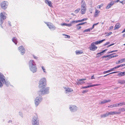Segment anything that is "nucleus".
<instances>
[{
	"instance_id": "obj_1",
	"label": "nucleus",
	"mask_w": 125,
	"mask_h": 125,
	"mask_svg": "<svg viewBox=\"0 0 125 125\" xmlns=\"http://www.w3.org/2000/svg\"><path fill=\"white\" fill-rule=\"evenodd\" d=\"M46 80L45 78H42L40 80L39 83V87L41 89L38 91V94L39 96L43 95L49 93V88L47 87L44 89L46 86Z\"/></svg>"
},
{
	"instance_id": "obj_2",
	"label": "nucleus",
	"mask_w": 125,
	"mask_h": 125,
	"mask_svg": "<svg viewBox=\"0 0 125 125\" xmlns=\"http://www.w3.org/2000/svg\"><path fill=\"white\" fill-rule=\"evenodd\" d=\"M29 67L31 71L33 73H36L37 71V68L36 66V64L33 60L30 61L29 63Z\"/></svg>"
},
{
	"instance_id": "obj_3",
	"label": "nucleus",
	"mask_w": 125,
	"mask_h": 125,
	"mask_svg": "<svg viewBox=\"0 0 125 125\" xmlns=\"http://www.w3.org/2000/svg\"><path fill=\"white\" fill-rule=\"evenodd\" d=\"M105 40V39L103 40L100 41H97L95 42H93L89 47V49L93 51L96 50L97 48V47L95 45V44H97L102 43Z\"/></svg>"
},
{
	"instance_id": "obj_4",
	"label": "nucleus",
	"mask_w": 125,
	"mask_h": 125,
	"mask_svg": "<svg viewBox=\"0 0 125 125\" xmlns=\"http://www.w3.org/2000/svg\"><path fill=\"white\" fill-rule=\"evenodd\" d=\"M32 125H39V123L38 117L37 115L34 116L32 120Z\"/></svg>"
},
{
	"instance_id": "obj_5",
	"label": "nucleus",
	"mask_w": 125,
	"mask_h": 125,
	"mask_svg": "<svg viewBox=\"0 0 125 125\" xmlns=\"http://www.w3.org/2000/svg\"><path fill=\"white\" fill-rule=\"evenodd\" d=\"M5 14L4 12H2L0 13V25L1 27L2 28H3V27L2 24L3 22V20L5 19L6 16H5Z\"/></svg>"
},
{
	"instance_id": "obj_6",
	"label": "nucleus",
	"mask_w": 125,
	"mask_h": 125,
	"mask_svg": "<svg viewBox=\"0 0 125 125\" xmlns=\"http://www.w3.org/2000/svg\"><path fill=\"white\" fill-rule=\"evenodd\" d=\"M42 100V98L41 96H38L35 99V104L36 106L39 104Z\"/></svg>"
},
{
	"instance_id": "obj_7",
	"label": "nucleus",
	"mask_w": 125,
	"mask_h": 125,
	"mask_svg": "<svg viewBox=\"0 0 125 125\" xmlns=\"http://www.w3.org/2000/svg\"><path fill=\"white\" fill-rule=\"evenodd\" d=\"M5 82V77L3 74L0 73V87L1 88L3 86V84L2 83H4V82Z\"/></svg>"
},
{
	"instance_id": "obj_8",
	"label": "nucleus",
	"mask_w": 125,
	"mask_h": 125,
	"mask_svg": "<svg viewBox=\"0 0 125 125\" xmlns=\"http://www.w3.org/2000/svg\"><path fill=\"white\" fill-rule=\"evenodd\" d=\"M46 23L47 24L49 28L51 30L53 31L56 29V27L54 26L52 23L49 22H46Z\"/></svg>"
},
{
	"instance_id": "obj_9",
	"label": "nucleus",
	"mask_w": 125,
	"mask_h": 125,
	"mask_svg": "<svg viewBox=\"0 0 125 125\" xmlns=\"http://www.w3.org/2000/svg\"><path fill=\"white\" fill-rule=\"evenodd\" d=\"M69 108L70 111L72 112H76L78 109L77 107L74 105H70Z\"/></svg>"
},
{
	"instance_id": "obj_10",
	"label": "nucleus",
	"mask_w": 125,
	"mask_h": 125,
	"mask_svg": "<svg viewBox=\"0 0 125 125\" xmlns=\"http://www.w3.org/2000/svg\"><path fill=\"white\" fill-rule=\"evenodd\" d=\"M8 2L6 1H3L1 3L0 5L2 8L5 9L7 8Z\"/></svg>"
},
{
	"instance_id": "obj_11",
	"label": "nucleus",
	"mask_w": 125,
	"mask_h": 125,
	"mask_svg": "<svg viewBox=\"0 0 125 125\" xmlns=\"http://www.w3.org/2000/svg\"><path fill=\"white\" fill-rule=\"evenodd\" d=\"M18 49L21 55H23L25 53V50L23 46H20Z\"/></svg>"
},
{
	"instance_id": "obj_12",
	"label": "nucleus",
	"mask_w": 125,
	"mask_h": 125,
	"mask_svg": "<svg viewBox=\"0 0 125 125\" xmlns=\"http://www.w3.org/2000/svg\"><path fill=\"white\" fill-rule=\"evenodd\" d=\"M86 80V79H81L79 80H77L78 81L76 82V83L78 85H79L80 84H82L83 83H84L85 82H83V81L85 80Z\"/></svg>"
},
{
	"instance_id": "obj_13",
	"label": "nucleus",
	"mask_w": 125,
	"mask_h": 125,
	"mask_svg": "<svg viewBox=\"0 0 125 125\" xmlns=\"http://www.w3.org/2000/svg\"><path fill=\"white\" fill-rule=\"evenodd\" d=\"M100 85L99 84H92L90 85H88L87 86L82 87V88H88L92 87L94 86H97Z\"/></svg>"
},
{
	"instance_id": "obj_14",
	"label": "nucleus",
	"mask_w": 125,
	"mask_h": 125,
	"mask_svg": "<svg viewBox=\"0 0 125 125\" xmlns=\"http://www.w3.org/2000/svg\"><path fill=\"white\" fill-rule=\"evenodd\" d=\"M45 2L46 4L50 7H53L52 4V3L51 1L49 0H45Z\"/></svg>"
},
{
	"instance_id": "obj_15",
	"label": "nucleus",
	"mask_w": 125,
	"mask_h": 125,
	"mask_svg": "<svg viewBox=\"0 0 125 125\" xmlns=\"http://www.w3.org/2000/svg\"><path fill=\"white\" fill-rule=\"evenodd\" d=\"M111 101V100H106L105 99L102 101H101V102L99 103V104H103L106 103L108 102H109Z\"/></svg>"
},
{
	"instance_id": "obj_16",
	"label": "nucleus",
	"mask_w": 125,
	"mask_h": 125,
	"mask_svg": "<svg viewBox=\"0 0 125 125\" xmlns=\"http://www.w3.org/2000/svg\"><path fill=\"white\" fill-rule=\"evenodd\" d=\"M121 112H116V111H114V112H109L110 115H117L119 114H121Z\"/></svg>"
},
{
	"instance_id": "obj_17",
	"label": "nucleus",
	"mask_w": 125,
	"mask_h": 125,
	"mask_svg": "<svg viewBox=\"0 0 125 125\" xmlns=\"http://www.w3.org/2000/svg\"><path fill=\"white\" fill-rule=\"evenodd\" d=\"M115 3L114 1H111L110 3L108 4L106 7L107 9H109Z\"/></svg>"
},
{
	"instance_id": "obj_18",
	"label": "nucleus",
	"mask_w": 125,
	"mask_h": 125,
	"mask_svg": "<svg viewBox=\"0 0 125 125\" xmlns=\"http://www.w3.org/2000/svg\"><path fill=\"white\" fill-rule=\"evenodd\" d=\"M73 91V90L72 89L69 88H68L65 89V93L68 94L71 93Z\"/></svg>"
},
{
	"instance_id": "obj_19",
	"label": "nucleus",
	"mask_w": 125,
	"mask_h": 125,
	"mask_svg": "<svg viewBox=\"0 0 125 125\" xmlns=\"http://www.w3.org/2000/svg\"><path fill=\"white\" fill-rule=\"evenodd\" d=\"M86 10V8H82L81 7L80 12L82 14H84Z\"/></svg>"
},
{
	"instance_id": "obj_20",
	"label": "nucleus",
	"mask_w": 125,
	"mask_h": 125,
	"mask_svg": "<svg viewBox=\"0 0 125 125\" xmlns=\"http://www.w3.org/2000/svg\"><path fill=\"white\" fill-rule=\"evenodd\" d=\"M81 6V7L82 8H86L85 2L84 0H82V1Z\"/></svg>"
},
{
	"instance_id": "obj_21",
	"label": "nucleus",
	"mask_w": 125,
	"mask_h": 125,
	"mask_svg": "<svg viewBox=\"0 0 125 125\" xmlns=\"http://www.w3.org/2000/svg\"><path fill=\"white\" fill-rule=\"evenodd\" d=\"M125 58H123L118 61L116 62V63L117 64H118L123 62H125Z\"/></svg>"
},
{
	"instance_id": "obj_22",
	"label": "nucleus",
	"mask_w": 125,
	"mask_h": 125,
	"mask_svg": "<svg viewBox=\"0 0 125 125\" xmlns=\"http://www.w3.org/2000/svg\"><path fill=\"white\" fill-rule=\"evenodd\" d=\"M109 115H110V114L109 113V112L108 113H106L105 114L101 115V118H104L108 116Z\"/></svg>"
},
{
	"instance_id": "obj_23",
	"label": "nucleus",
	"mask_w": 125,
	"mask_h": 125,
	"mask_svg": "<svg viewBox=\"0 0 125 125\" xmlns=\"http://www.w3.org/2000/svg\"><path fill=\"white\" fill-rule=\"evenodd\" d=\"M99 12L100 11H99L97 9H96L94 15V16L95 17H96L98 16V14L99 13Z\"/></svg>"
},
{
	"instance_id": "obj_24",
	"label": "nucleus",
	"mask_w": 125,
	"mask_h": 125,
	"mask_svg": "<svg viewBox=\"0 0 125 125\" xmlns=\"http://www.w3.org/2000/svg\"><path fill=\"white\" fill-rule=\"evenodd\" d=\"M12 41L13 42L15 43V44H17V38L16 37H13L12 39Z\"/></svg>"
},
{
	"instance_id": "obj_25",
	"label": "nucleus",
	"mask_w": 125,
	"mask_h": 125,
	"mask_svg": "<svg viewBox=\"0 0 125 125\" xmlns=\"http://www.w3.org/2000/svg\"><path fill=\"white\" fill-rule=\"evenodd\" d=\"M120 24L118 23H117L115 27V29H118L120 27Z\"/></svg>"
},
{
	"instance_id": "obj_26",
	"label": "nucleus",
	"mask_w": 125,
	"mask_h": 125,
	"mask_svg": "<svg viewBox=\"0 0 125 125\" xmlns=\"http://www.w3.org/2000/svg\"><path fill=\"white\" fill-rule=\"evenodd\" d=\"M118 75H120L121 76H123L125 75V71L123 72H121L118 74Z\"/></svg>"
},
{
	"instance_id": "obj_27",
	"label": "nucleus",
	"mask_w": 125,
	"mask_h": 125,
	"mask_svg": "<svg viewBox=\"0 0 125 125\" xmlns=\"http://www.w3.org/2000/svg\"><path fill=\"white\" fill-rule=\"evenodd\" d=\"M61 25L62 26H66L69 27L71 26H72L71 24H67L66 23H63L61 24Z\"/></svg>"
},
{
	"instance_id": "obj_28",
	"label": "nucleus",
	"mask_w": 125,
	"mask_h": 125,
	"mask_svg": "<svg viewBox=\"0 0 125 125\" xmlns=\"http://www.w3.org/2000/svg\"><path fill=\"white\" fill-rule=\"evenodd\" d=\"M124 80H118V83H120V84H124Z\"/></svg>"
},
{
	"instance_id": "obj_29",
	"label": "nucleus",
	"mask_w": 125,
	"mask_h": 125,
	"mask_svg": "<svg viewBox=\"0 0 125 125\" xmlns=\"http://www.w3.org/2000/svg\"><path fill=\"white\" fill-rule=\"evenodd\" d=\"M88 19L87 18H83L82 20H79L78 21H77V22H81L82 21H86Z\"/></svg>"
},
{
	"instance_id": "obj_30",
	"label": "nucleus",
	"mask_w": 125,
	"mask_h": 125,
	"mask_svg": "<svg viewBox=\"0 0 125 125\" xmlns=\"http://www.w3.org/2000/svg\"><path fill=\"white\" fill-rule=\"evenodd\" d=\"M5 83V85L7 86H8L9 85H10V83L9 82L7 81H6L5 80V82H4V83Z\"/></svg>"
},
{
	"instance_id": "obj_31",
	"label": "nucleus",
	"mask_w": 125,
	"mask_h": 125,
	"mask_svg": "<svg viewBox=\"0 0 125 125\" xmlns=\"http://www.w3.org/2000/svg\"><path fill=\"white\" fill-rule=\"evenodd\" d=\"M116 107V105L115 104L111 105L108 106L109 108H112Z\"/></svg>"
},
{
	"instance_id": "obj_32",
	"label": "nucleus",
	"mask_w": 125,
	"mask_h": 125,
	"mask_svg": "<svg viewBox=\"0 0 125 125\" xmlns=\"http://www.w3.org/2000/svg\"><path fill=\"white\" fill-rule=\"evenodd\" d=\"M118 111H119V112H124L125 111V108H121L119 109L118 110Z\"/></svg>"
},
{
	"instance_id": "obj_33",
	"label": "nucleus",
	"mask_w": 125,
	"mask_h": 125,
	"mask_svg": "<svg viewBox=\"0 0 125 125\" xmlns=\"http://www.w3.org/2000/svg\"><path fill=\"white\" fill-rule=\"evenodd\" d=\"M76 53L77 54H79L82 53L83 52L81 51L77 50L76 51Z\"/></svg>"
},
{
	"instance_id": "obj_34",
	"label": "nucleus",
	"mask_w": 125,
	"mask_h": 125,
	"mask_svg": "<svg viewBox=\"0 0 125 125\" xmlns=\"http://www.w3.org/2000/svg\"><path fill=\"white\" fill-rule=\"evenodd\" d=\"M80 8H78L76 10H75L74 11L75 13H78L80 11Z\"/></svg>"
},
{
	"instance_id": "obj_35",
	"label": "nucleus",
	"mask_w": 125,
	"mask_h": 125,
	"mask_svg": "<svg viewBox=\"0 0 125 125\" xmlns=\"http://www.w3.org/2000/svg\"><path fill=\"white\" fill-rule=\"evenodd\" d=\"M91 30V29H90V28L88 29H86L84 30L83 31V32H88V31H90Z\"/></svg>"
},
{
	"instance_id": "obj_36",
	"label": "nucleus",
	"mask_w": 125,
	"mask_h": 125,
	"mask_svg": "<svg viewBox=\"0 0 125 125\" xmlns=\"http://www.w3.org/2000/svg\"><path fill=\"white\" fill-rule=\"evenodd\" d=\"M103 5V4H101V5H98L97 7V8L98 9H100L101 7H102Z\"/></svg>"
},
{
	"instance_id": "obj_37",
	"label": "nucleus",
	"mask_w": 125,
	"mask_h": 125,
	"mask_svg": "<svg viewBox=\"0 0 125 125\" xmlns=\"http://www.w3.org/2000/svg\"><path fill=\"white\" fill-rule=\"evenodd\" d=\"M42 70H43L44 72V73H46V72L45 70V68L43 66H42Z\"/></svg>"
},
{
	"instance_id": "obj_38",
	"label": "nucleus",
	"mask_w": 125,
	"mask_h": 125,
	"mask_svg": "<svg viewBox=\"0 0 125 125\" xmlns=\"http://www.w3.org/2000/svg\"><path fill=\"white\" fill-rule=\"evenodd\" d=\"M87 23L86 22H84L82 23H79V24H77L76 26H79L80 25H83L85 23Z\"/></svg>"
},
{
	"instance_id": "obj_39",
	"label": "nucleus",
	"mask_w": 125,
	"mask_h": 125,
	"mask_svg": "<svg viewBox=\"0 0 125 125\" xmlns=\"http://www.w3.org/2000/svg\"><path fill=\"white\" fill-rule=\"evenodd\" d=\"M120 106L125 105V103L124 102H120L119 103Z\"/></svg>"
},
{
	"instance_id": "obj_40",
	"label": "nucleus",
	"mask_w": 125,
	"mask_h": 125,
	"mask_svg": "<svg viewBox=\"0 0 125 125\" xmlns=\"http://www.w3.org/2000/svg\"><path fill=\"white\" fill-rule=\"evenodd\" d=\"M88 91V90H86L83 91L82 93H83L84 94L87 92Z\"/></svg>"
},
{
	"instance_id": "obj_41",
	"label": "nucleus",
	"mask_w": 125,
	"mask_h": 125,
	"mask_svg": "<svg viewBox=\"0 0 125 125\" xmlns=\"http://www.w3.org/2000/svg\"><path fill=\"white\" fill-rule=\"evenodd\" d=\"M110 72V70H108V71H105L103 72V73L104 74H105L107 73H109Z\"/></svg>"
},
{
	"instance_id": "obj_42",
	"label": "nucleus",
	"mask_w": 125,
	"mask_h": 125,
	"mask_svg": "<svg viewBox=\"0 0 125 125\" xmlns=\"http://www.w3.org/2000/svg\"><path fill=\"white\" fill-rule=\"evenodd\" d=\"M112 34V32H110L108 33L106 35V36H108Z\"/></svg>"
},
{
	"instance_id": "obj_43",
	"label": "nucleus",
	"mask_w": 125,
	"mask_h": 125,
	"mask_svg": "<svg viewBox=\"0 0 125 125\" xmlns=\"http://www.w3.org/2000/svg\"><path fill=\"white\" fill-rule=\"evenodd\" d=\"M63 35H64L65 36H66L65 37V38H70V36L69 35L65 34Z\"/></svg>"
},
{
	"instance_id": "obj_44",
	"label": "nucleus",
	"mask_w": 125,
	"mask_h": 125,
	"mask_svg": "<svg viewBox=\"0 0 125 125\" xmlns=\"http://www.w3.org/2000/svg\"><path fill=\"white\" fill-rule=\"evenodd\" d=\"M103 53H101L100 54H99V53H97V55H98L97 56V57H99L100 56L102 55Z\"/></svg>"
},
{
	"instance_id": "obj_45",
	"label": "nucleus",
	"mask_w": 125,
	"mask_h": 125,
	"mask_svg": "<svg viewBox=\"0 0 125 125\" xmlns=\"http://www.w3.org/2000/svg\"><path fill=\"white\" fill-rule=\"evenodd\" d=\"M109 43H110V42H107L105 43L104 44V46H106V45L108 44Z\"/></svg>"
},
{
	"instance_id": "obj_46",
	"label": "nucleus",
	"mask_w": 125,
	"mask_h": 125,
	"mask_svg": "<svg viewBox=\"0 0 125 125\" xmlns=\"http://www.w3.org/2000/svg\"><path fill=\"white\" fill-rule=\"evenodd\" d=\"M19 115L21 117H23V115L22 113L20 112L19 113Z\"/></svg>"
},
{
	"instance_id": "obj_47",
	"label": "nucleus",
	"mask_w": 125,
	"mask_h": 125,
	"mask_svg": "<svg viewBox=\"0 0 125 125\" xmlns=\"http://www.w3.org/2000/svg\"><path fill=\"white\" fill-rule=\"evenodd\" d=\"M77 26V29L78 30H79V29H81V27L80 26Z\"/></svg>"
},
{
	"instance_id": "obj_48",
	"label": "nucleus",
	"mask_w": 125,
	"mask_h": 125,
	"mask_svg": "<svg viewBox=\"0 0 125 125\" xmlns=\"http://www.w3.org/2000/svg\"><path fill=\"white\" fill-rule=\"evenodd\" d=\"M77 22V21H72L71 22V23H77V22Z\"/></svg>"
},
{
	"instance_id": "obj_49",
	"label": "nucleus",
	"mask_w": 125,
	"mask_h": 125,
	"mask_svg": "<svg viewBox=\"0 0 125 125\" xmlns=\"http://www.w3.org/2000/svg\"><path fill=\"white\" fill-rule=\"evenodd\" d=\"M117 50H114V51H113L110 52H108V53H112V52H117Z\"/></svg>"
},
{
	"instance_id": "obj_50",
	"label": "nucleus",
	"mask_w": 125,
	"mask_h": 125,
	"mask_svg": "<svg viewBox=\"0 0 125 125\" xmlns=\"http://www.w3.org/2000/svg\"><path fill=\"white\" fill-rule=\"evenodd\" d=\"M107 50V49H105V50H103V51L102 52H99V54H100L101 53H103L105 52V51H106Z\"/></svg>"
},
{
	"instance_id": "obj_51",
	"label": "nucleus",
	"mask_w": 125,
	"mask_h": 125,
	"mask_svg": "<svg viewBox=\"0 0 125 125\" xmlns=\"http://www.w3.org/2000/svg\"><path fill=\"white\" fill-rule=\"evenodd\" d=\"M115 104L116 105V107H119V106H120V104H119V103H117V104Z\"/></svg>"
},
{
	"instance_id": "obj_52",
	"label": "nucleus",
	"mask_w": 125,
	"mask_h": 125,
	"mask_svg": "<svg viewBox=\"0 0 125 125\" xmlns=\"http://www.w3.org/2000/svg\"><path fill=\"white\" fill-rule=\"evenodd\" d=\"M120 67V65H118L117 66H116V67H114V68H115V69L119 67Z\"/></svg>"
},
{
	"instance_id": "obj_53",
	"label": "nucleus",
	"mask_w": 125,
	"mask_h": 125,
	"mask_svg": "<svg viewBox=\"0 0 125 125\" xmlns=\"http://www.w3.org/2000/svg\"><path fill=\"white\" fill-rule=\"evenodd\" d=\"M109 56V55H107L106 56H103L102 57V58H106V57H108Z\"/></svg>"
},
{
	"instance_id": "obj_54",
	"label": "nucleus",
	"mask_w": 125,
	"mask_h": 125,
	"mask_svg": "<svg viewBox=\"0 0 125 125\" xmlns=\"http://www.w3.org/2000/svg\"><path fill=\"white\" fill-rule=\"evenodd\" d=\"M114 43H113L112 44H111L108 46H107V47H110V46H111L114 45Z\"/></svg>"
},
{
	"instance_id": "obj_55",
	"label": "nucleus",
	"mask_w": 125,
	"mask_h": 125,
	"mask_svg": "<svg viewBox=\"0 0 125 125\" xmlns=\"http://www.w3.org/2000/svg\"><path fill=\"white\" fill-rule=\"evenodd\" d=\"M118 72H112V73H110V74L116 73H118Z\"/></svg>"
},
{
	"instance_id": "obj_56",
	"label": "nucleus",
	"mask_w": 125,
	"mask_h": 125,
	"mask_svg": "<svg viewBox=\"0 0 125 125\" xmlns=\"http://www.w3.org/2000/svg\"><path fill=\"white\" fill-rule=\"evenodd\" d=\"M125 66V63L120 65V67H122V66Z\"/></svg>"
},
{
	"instance_id": "obj_57",
	"label": "nucleus",
	"mask_w": 125,
	"mask_h": 125,
	"mask_svg": "<svg viewBox=\"0 0 125 125\" xmlns=\"http://www.w3.org/2000/svg\"><path fill=\"white\" fill-rule=\"evenodd\" d=\"M116 55H112L111 56V58H113V57H116Z\"/></svg>"
},
{
	"instance_id": "obj_58",
	"label": "nucleus",
	"mask_w": 125,
	"mask_h": 125,
	"mask_svg": "<svg viewBox=\"0 0 125 125\" xmlns=\"http://www.w3.org/2000/svg\"><path fill=\"white\" fill-rule=\"evenodd\" d=\"M115 69V68H114L111 69L110 70V72L114 70Z\"/></svg>"
},
{
	"instance_id": "obj_59",
	"label": "nucleus",
	"mask_w": 125,
	"mask_h": 125,
	"mask_svg": "<svg viewBox=\"0 0 125 125\" xmlns=\"http://www.w3.org/2000/svg\"><path fill=\"white\" fill-rule=\"evenodd\" d=\"M119 1V0H115L114 1L115 2H115H117Z\"/></svg>"
},
{
	"instance_id": "obj_60",
	"label": "nucleus",
	"mask_w": 125,
	"mask_h": 125,
	"mask_svg": "<svg viewBox=\"0 0 125 125\" xmlns=\"http://www.w3.org/2000/svg\"><path fill=\"white\" fill-rule=\"evenodd\" d=\"M94 25H93L92 27L91 28H90V29H91V30H92L94 28Z\"/></svg>"
},
{
	"instance_id": "obj_61",
	"label": "nucleus",
	"mask_w": 125,
	"mask_h": 125,
	"mask_svg": "<svg viewBox=\"0 0 125 125\" xmlns=\"http://www.w3.org/2000/svg\"><path fill=\"white\" fill-rule=\"evenodd\" d=\"M98 24H99V22H98L94 24L93 25H94V26H95L96 25H97Z\"/></svg>"
},
{
	"instance_id": "obj_62",
	"label": "nucleus",
	"mask_w": 125,
	"mask_h": 125,
	"mask_svg": "<svg viewBox=\"0 0 125 125\" xmlns=\"http://www.w3.org/2000/svg\"><path fill=\"white\" fill-rule=\"evenodd\" d=\"M95 78L94 77V75L92 76L91 77V79H94Z\"/></svg>"
},
{
	"instance_id": "obj_63",
	"label": "nucleus",
	"mask_w": 125,
	"mask_h": 125,
	"mask_svg": "<svg viewBox=\"0 0 125 125\" xmlns=\"http://www.w3.org/2000/svg\"><path fill=\"white\" fill-rule=\"evenodd\" d=\"M8 23L9 25L10 26H11V22L9 21L8 22Z\"/></svg>"
},
{
	"instance_id": "obj_64",
	"label": "nucleus",
	"mask_w": 125,
	"mask_h": 125,
	"mask_svg": "<svg viewBox=\"0 0 125 125\" xmlns=\"http://www.w3.org/2000/svg\"><path fill=\"white\" fill-rule=\"evenodd\" d=\"M125 32V28L124 29V30L122 31V33H124V32Z\"/></svg>"
}]
</instances>
